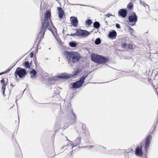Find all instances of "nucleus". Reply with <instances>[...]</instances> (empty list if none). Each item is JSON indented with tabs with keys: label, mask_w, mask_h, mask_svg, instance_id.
<instances>
[{
	"label": "nucleus",
	"mask_w": 158,
	"mask_h": 158,
	"mask_svg": "<svg viewBox=\"0 0 158 158\" xmlns=\"http://www.w3.org/2000/svg\"><path fill=\"white\" fill-rule=\"evenodd\" d=\"M143 2L141 0H140V2L141 4H142V2Z\"/></svg>",
	"instance_id": "nucleus-39"
},
{
	"label": "nucleus",
	"mask_w": 158,
	"mask_h": 158,
	"mask_svg": "<svg viewBox=\"0 0 158 158\" xmlns=\"http://www.w3.org/2000/svg\"><path fill=\"white\" fill-rule=\"evenodd\" d=\"M87 76L88 74H85L84 76L81 77L79 80L72 83L71 84L72 85V88L75 89L79 88L81 87L82 86L83 83L84 82L85 79L87 77Z\"/></svg>",
	"instance_id": "nucleus-3"
},
{
	"label": "nucleus",
	"mask_w": 158,
	"mask_h": 158,
	"mask_svg": "<svg viewBox=\"0 0 158 158\" xmlns=\"http://www.w3.org/2000/svg\"><path fill=\"white\" fill-rule=\"evenodd\" d=\"M57 42L59 43V44L61 45L62 46L63 45L64 42H62L61 41V40H57Z\"/></svg>",
	"instance_id": "nucleus-29"
},
{
	"label": "nucleus",
	"mask_w": 158,
	"mask_h": 158,
	"mask_svg": "<svg viewBox=\"0 0 158 158\" xmlns=\"http://www.w3.org/2000/svg\"><path fill=\"white\" fill-rule=\"evenodd\" d=\"M51 14L50 11L46 10V12L44 14V18L43 21L41 22L42 25L46 26V27H48L49 25V19H50Z\"/></svg>",
	"instance_id": "nucleus-5"
},
{
	"label": "nucleus",
	"mask_w": 158,
	"mask_h": 158,
	"mask_svg": "<svg viewBox=\"0 0 158 158\" xmlns=\"http://www.w3.org/2000/svg\"><path fill=\"white\" fill-rule=\"evenodd\" d=\"M70 114H71V115L73 116L71 117V123L72 124H74L77 123V116L76 114H75L73 110H71V112Z\"/></svg>",
	"instance_id": "nucleus-13"
},
{
	"label": "nucleus",
	"mask_w": 158,
	"mask_h": 158,
	"mask_svg": "<svg viewBox=\"0 0 158 158\" xmlns=\"http://www.w3.org/2000/svg\"><path fill=\"white\" fill-rule=\"evenodd\" d=\"M15 65V64H14L13 66L12 67H10L8 69L6 70L5 71L0 73V75H2L5 73H8V72H9L12 69V68Z\"/></svg>",
	"instance_id": "nucleus-24"
},
{
	"label": "nucleus",
	"mask_w": 158,
	"mask_h": 158,
	"mask_svg": "<svg viewBox=\"0 0 158 158\" xmlns=\"http://www.w3.org/2000/svg\"><path fill=\"white\" fill-rule=\"evenodd\" d=\"M106 16L108 17H109L110 16H114V15H113L111 14H108L106 15Z\"/></svg>",
	"instance_id": "nucleus-33"
},
{
	"label": "nucleus",
	"mask_w": 158,
	"mask_h": 158,
	"mask_svg": "<svg viewBox=\"0 0 158 158\" xmlns=\"http://www.w3.org/2000/svg\"><path fill=\"white\" fill-rule=\"evenodd\" d=\"M78 70L77 71H76V73L75 74V75L77 74L78 73Z\"/></svg>",
	"instance_id": "nucleus-40"
},
{
	"label": "nucleus",
	"mask_w": 158,
	"mask_h": 158,
	"mask_svg": "<svg viewBox=\"0 0 158 158\" xmlns=\"http://www.w3.org/2000/svg\"><path fill=\"white\" fill-rule=\"evenodd\" d=\"M117 35V33L114 30H113L111 31L110 32L108 35V36L112 39H115Z\"/></svg>",
	"instance_id": "nucleus-14"
},
{
	"label": "nucleus",
	"mask_w": 158,
	"mask_h": 158,
	"mask_svg": "<svg viewBox=\"0 0 158 158\" xmlns=\"http://www.w3.org/2000/svg\"><path fill=\"white\" fill-rule=\"evenodd\" d=\"M104 148H105V149H106V148H105L104 147Z\"/></svg>",
	"instance_id": "nucleus-46"
},
{
	"label": "nucleus",
	"mask_w": 158,
	"mask_h": 158,
	"mask_svg": "<svg viewBox=\"0 0 158 158\" xmlns=\"http://www.w3.org/2000/svg\"><path fill=\"white\" fill-rule=\"evenodd\" d=\"M92 31H88L86 30L80 29L77 31V33L78 34L77 36L85 37L90 35Z\"/></svg>",
	"instance_id": "nucleus-7"
},
{
	"label": "nucleus",
	"mask_w": 158,
	"mask_h": 158,
	"mask_svg": "<svg viewBox=\"0 0 158 158\" xmlns=\"http://www.w3.org/2000/svg\"><path fill=\"white\" fill-rule=\"evenodd\" d=\"M64 55L66 56L67 60L69 61L68 63L71 64L77 63L80 59V56L79 54L75 52H70L66 51L64 52Z\"/></svg>",
	"instance_id": "nucleus-1"
},
{
	"label": "nucleus",
	"mask_w": 158,
	"mask_h": 158,
	"mask_svg": "<svg viewBox=\"0 0 158 158\" xmlns=\"http://www.w3.org/2000/svg\"><path fill=\"white\" fill-rule=\"evenodd\" d=\"M135 154L137 156H142L143 155L142 151V147L141 146L140 148L139 146L137 147L135 150Z\"/></svg>",
	"instance_id": "nucleus-12"
},
{
	"label": "nucleus",
	"mask_w": 158,
	"mask_h": 158,
	"mask_svg": "<svg viewBox=\"0 0 158 158\" xmlns=\"http://www.w3.org/2000/svg\"><path fill=\"white\" fill-rule=\"evenodd\" d=\"M128 11L127 9H122L119 10L118 11L119 16L122 18H125L127 15Z\"/></svg>",
	"instance_id": "nucleus-9"
},
{
	"label": "nucleus",
	"mask_w": 158,
	"mask_h": 158,
	"mask_svg": "<svg viewBox=\"0 0 158 158\" xmlns=\"http://www.w3.org/2000/svg\"><path fill=\"white\" fill-rule=\"evenodd\" d=\"M77 34H78L77 33V31H76V33H75L71 34L70 35L73 36H75L77 35Z\"/></svg>",
	"instance_id": "nucleus-32"
},
{
	"label": "nucleus",
	"mask_w": 158,
	"mask_h": 158,
	"mask_svg": "<svg viewBox=\"0 0 158 158\" xmlns=\"http://www.w3.org/2000/svg\"><path fill=\"white\" fill-rule=\"evenodd\" d=\"M69 44L72 47H75L77 46V43L75 41H71L69 43Z\"/></svg>",
	"instance_id": "nucleus-22"
},
{
	"label": "nucleus",
	"mask_w": 158,
	"mask_h": 158,
	"mask_svg": "<svg viewBox=\"0 0 158 158\" xmlns=\"http://www.w3.org/2000/svg\"><path fill=\"white\" fill-rule=\"evenodd\" d=\"M57 10L58 11V16L60 19H62L64 15V11L61 7H57Z\"/></svg>",
	"instance_id": "nucleus-15"
},
{
	"label": "nucleus",
	"mask_w": 158,
	"mask_h": 158,
	"mask_svg": "<svg viewBox=\"0 0 158 158\" xmlns=\"http://www.w3.org/2000/svg\"><path fill=\"white\" fill-rule=\"evenodd\" d=\"M30 73L31 75V77L34 78L35 77L37 73L35 69H33L30 71Z\"/></svg>",
	"instance_id": "nucleus-19"
},
{
	"label": "nucleus",
	"mask_w": 158,
	"mask_h": 158,
	"mask_svg": "<svg viewBox=\"0 0 158 158\" xmlns=\"http://www.w3.org/2000/svg\"><path fill=\"white\" fill-rule=\"evenodd\" d=\"M94 146H86L85 147H87L89 149H90L91 147H92Z\"/></svg>",
	"instance_id": "nucleus-35"
},
{
	"label": "nucleus",
	"mask_w": 158,
	"mask_h": 158,
	"mask_svg": "<svg viewBox=\"0 0 158 158\" xmlns=\"http://www.w3.org/2000/svg\"><path fill=\"white\" fill-rule=\"evenodd\" d=\"M81 137L79 136L78 137L76 140H75L76 143L75 144L74 143L73 144V146L72 148H73L75 146H76L77 145H79L81 142Z\"/></svg>",
	"instance_id": "nucleus-17"
},
{
	"label": "nucleus",
	"mask_w": 158,
	"mask_h": 158,
	"mask_svg": "<svg viewBox=\"0 0 158 158\" xmlns=\"http://www.w3.org/2000/svg\"><path fill=\"white\" fill-rule=\"evenodd\" d=\"M133 30H134L132 28H130V31H132Z\"/></svg>",
	"instance_id": "nucleus-38"
},
{
	"label": "nucleus",
	"mask_w": 158,
	"mask_h": 158,
	"mask_svg": "<svg viewBox=\"0 0 158 158\" xmlns=\"http://www.w3.org/2000/svg\"><path fill=\"white\" fill-rule=\"evenodd\" d=\"M152 137V136L151 135H148L146 138L145 146L144 147L146 151H147L148 148L149 146Z\"/></svg>",
	"instance_id": "nucleus-10"
},
{
	"label": "nucleus",
	"mask_w": 158,
	"mask_h": 158,
	"mask_svg": "<svg viewBox=\"0 0 158 158\" xmlns=\"http://www.w3.org/2000/svg\"><path fill=\"white\" fill-rule=\"evenodd\" d=\"M14 74L16 78H17V75L20 78H24L27 75L26 70L24 69L18 67L16 69Z\"/></svg>",
	"instance_id": "nucleus-4"
},
{
	"label": "nucleus",
	"mask_w": 158,
	"mask_h": 158,
	"mask_svg": "<svg viewBox=\"0 0 158 158\" xmlns=\"http://www.w3.org/2000/svg\"><path fill=\"white\" fill-rule=\"evenodd\" d=\"M94 27L96 28H98L100 27L99 23L97 21L94 22L93 24Z\"/></svg>",
	"instance_id": "nucleus-21"
},
{
	"label": "nucleus",
	"mask_w": 158,
	"mask_h": 158,
	"mask_svg": "<svg viewBox=\"0 0 158 158\" xmlns=\"http://www.w3.org/2000/svg\"><path fill=\"white\" fill-rule=\"evenodd\" d=\"M47 27H46V26H44V25H42L40 32L37 35V40H41L43 38L45 31Z\"/></svg>",
	"instance_id": "nucleus-8"
},
{
	"label": "nucleus",
	"mask_w": 158,
	"mask_h": 158,
	"mask_svg": "<svg viewBox=\"0 0 158 158\" xmlns=\"http://www.w3.org/2000/svg\"><path fill=\"white\" fill-rule=\"evenodd\" d=\"M30 56L31 58H32L33 56V55H34V54H33V52H31L30 54Z\"/></svg>",
	"instance_id": "nucleus-34"
},
{
	"label": "nucleus",
	"mask_w": 158,
	"mask_h": 158,
	"mask_svg": "<svg viewBox=\"0 0 158 158\" xmlns=\"http://www.w3.org/2000/svg\"><path fill=\"white\" fill-rule=\"evenodd\" d=\"M10 85L12 86H13V87L14 86V85H13L12 84H10Z\"/></svg>",
	"instance_id": "nucleus-41"
},
{
	"label": "nucleus",
	"mask_w": 158,
	"mask_h": 158,
	"mask_svg": "<svg viewBox=\"0 0 158 158\" xmlns=\"http://www.w3.org/2000/svg\"><path fill=\"white\" fill-rule=\"evenodd\" d=\"M94 43L98 45L101 43V40H95Z\"/></svg>",
	"instance_id": "nucleus-28"
},
{
	"label": "nucleus",
	"mask_w": 158,
	"mask_h": 158,
	"mask_svg": "<svg viewBox=\"0 0 158 158\" xmlns=\"http://www.w3.org/2000/svg\"><path fill=\"white\" fill-rule=\"evenodd\" d=\"M116 27L118 28H120V24L118 23H116Z\"/></svg>",
	"instance_id": "nucleus-31"
},
{
	"label": "nucleus",
	"mask_w": 158,
	"mask_h": 158,
	"mask_svg": "<svg viewBox=\"0 0 158 158\" xmlns=\"http://www.w3.org/2000/svg\"><path fill=\"white\" fill-rule=\"evenodd\" d=\"M40 40H38V41L37 42V47L38 48L39 47V46H38V44L40 43Z\"/></svg>",
	"instance_id": "nucleus-37"
},
{
	"label": "nucleus",
	"mask_w": 158,
	"mask_h": 158,
	"mask_svg": "<svg viewBox=\"0 0 158 158\" xmlns=\"http://www.w3.org/2000/svg\"><path fill=\"white\" fill-rule=\"evenodd\" d=\"M48 29L49 30L51 31V30L50 29V28H48Z\"/></svg>",
	"instance_id": "nucleus-44"
},
{
	"label": "nucleus",
	"mask_w": 158,
	"mask_h": 158,
	"mask_svg": "<svg viewBox=\"0 0 158 158\" xmlns=\"http://www.w3.org/2000/svg\"><path fill=\"white\" fill-rule=\"evenodd\" d=\"M128 23L131 26H134L137 21L138 17L135 13L133 12L128 17Z\"/></svg>",
	"instance_id": "nucleus-6"
},
{
	"label": "nucleus",
	"mask_w": 158,
	"mask_h": 158,
	"mask_svg": "<svg viewBox=\"0 0 158 158\" xmlns=\"http://www.w3.org/2000/svg\"><path fill=\"white\" fill-rule=\"evenodd\" d=\"M122 46L123 48H128L130 49H132L133 48V46L132 44H128V45L125 43H123L122 44Z\"/></svg>",
	"instance_id": "nucleus-16"
},
{
	"label": "nucleus",
	"mask_w": 158,
	"mask_h": 158,
	"mask_svg": "<svg viewBox=\"0 0 158 158\" xmlns=\"http://www.w3.org/2000/svg\"><path fill=\"white\" fill-rule=\"evenodd\" d=\"M91 59L93 61L100 64L105 63L108 61V59L107 58L95 54L92 55Z\"/></svg>",
	"instance_id": "nucleus-2"
},
{
	"label": "nucleus",
	"mask_w": 158,
	"mask_h": 158,
	"mask_svg": "<svg viewBox=\"0 0 158 158\" xmlns=\"http://www.w3.org/2000/svg\"><path fill=\"white\" fill-rule=\"evenodd\" d=\"M82 127L83 129H84L85 128V124H82Z\"/></svg>",
	"instance_id": "nucleus-36"
},
{
	"label": "nucleus",
	"mask_w": 158,
	"mask_h": 158,
	"mask_svg": "<svg viewBox=\"0 0 158 158\" xmlns=\"http://www.w3.org/2000/svg\"><path fill=\"white\" fill-rule=\"evenodd\" d=\"M23 66L26 68H29L30 67L29 62L28 61H26L23 63Z\"/></svg>",
	"instance_id": "nucleus-23"
},
{
	"label": "nucleus",
	"mask_w": 158,
	"mask_h": 158,
	"mask_svg": "<svg viewBox=\"0 0 158 158\" xmlns=\"http://www.w3.org/2000/svg\"><path fill=\"white\" fill-rule=\"evenodd\" d=\"M133 7V4L131 3H129L127 5V7L130 9H131Z\"/></svg>",
	"instance_id": "nucleus-26"
},
{
	"label": "nucleus",
	"mask_w": 158,
	"mask_h": 158,
	"mask_svg": "<svg viewBox=\"0 0 158 158\" xmlns=\"http://www.w3.org/2000/svg\"><path fill=\"white\" fill-rule=\"evenodd\" d=\"M58 77L64 79H68L70 77V75L67 73H63L61 75L58 76Z\"/></svg>",
	"instance_id": "nucleus-18"
},
{
	"label": "nucleus",
	"mask_w": 158,
	"mask_h": 158,
	"mask_svg": "<svg viewBox=\"0 0 158 158\" xmlns=\"http://www.w3.org/2000/svg\"><path fill=\"white\" fill-rule=\"evenodd\" d=\"M142 5L143 6H144L145 7V6H147L148 7V9H149V6H148V5H147L144 2H142Z\"/></svg>",
	"instance_id": "nucleus-30"
},
{
	"label": "nucleus",
	"mask_w": 158,
	"mask_h": 158,
	"mask_svg": "<svg viewBox=\"0 0 158 158\" xmlns=\"http://www.w3.org/2000/svg\"><path fill=\"white\" fill-rule=\"evenodd\" d=\"M96 40H101L100 39V38H97Z\"/></svg>",
	"instance_id": "nucleus-42"
},
{
	"label": "nucleus",
	"mask_w": 158,
	"mask_h": 158,
	"mask_svg": "<svg viewBox=\"0 0 158 158\" xmlns=\"http://www.w3.org/2000/svg\"><path fill=\"white\" fill-rule=\"evenodd\" d=\"M18 119H19V117H18Z\"/></svg>",
	"instance_id": "nucleus-45"
},
{
	"label": "nucleus",
	"mask_w": 158,
	"mask_h": 158,
	"mask_svg": "<svg viewBox=\"0 0 158 158\" xmlns=\"http://www.w3.org/2000/svg\"><path fill=\"white\" fill-rule=\"evenodd\" d=\"M86 24L88 25H91L93 23L91 20L88 19L85 21Z\"/></svg>",
	"instance_id": "nucleus-25"
},
{
	"label": "nucleus",
	"mask_w": 158,
	"mask_h": 158,
	"mask_svg": "<svg viewBox=\"0 0 158 158\" xmlns=\"http://www.w3.org/2000/svg\"><path fill=\"white\" fill-rule=\"evenodd\" d=\"M56 125H57V122H56Z\"/></svg>",
	"instance_id": "nucleus-43"
},
{
	"label": "nucleus",
	"mask_w": 158,
	"mask_h": 158,
	"mask_svg": "<svg viewBox=\"0 0 158 158\" xmlns=\"http://www.w3.org/2000/svg\"><path fill=\"white\" fill-rule=\"evenodd\" d=\"M83 130V133L85 134V135H86V134H89V132L86 129V128L84 129Z\"/></svg>",
	"instance_id": "nucleus-27"
},
{
	"label": "nucleus",
	"mask_w": 158,
	"mask_h": 158,
	"mask_svg": "<svg viewBox=\"0 0 158 158\" xmlns=\"http://www.w3.org/2000/svg\"><path fill=\"white\" fill-rule=\"evenodd\" d=\"M71 23L72 25L74 27H76L77 26V25L78 23V21L77 18L75 17H70Z\"/></svg>",
	"instance_id": "nucleus-11"
},
{
	"label": "nucleus",
	"mask_w": 158,
	"mask_h": 158,
	"mask_svg": "<svg viewBox=\"0 0 158 158\" xmlns=\"http://www.w3.org/2000/svg\"><path fill=\"white\" fill-rule=\"evenodd\" d=\"M1 83H3L2 86V90L3 94H4V92L5 90V87L6 85V84L5 83L3 79H2L1 81Z\"/></svg>",
	"instance_id": "nucleus-20"
}]
</instances>
